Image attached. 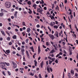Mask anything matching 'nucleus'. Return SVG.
I'll return each instance as SVG.
<instances>
[{
  "mask_svg": "<svg viewBox=\"0 0 78 78\" xmlns=\"http://www.w3.org/2000/svg\"><path fill=\"white\" fill-rule=\"evenodd\" d=\"M34 64H35V66H37V61H36V60H35L34 61Z\"/></svg>",
  "mask_w": 78,
  "mask_h": 78,
  "instance_id": "obj_15",
  "label": "nucleus"
},
{
  "mask_svg": "<svg viewBox=\"0 0 78 78\" xmlns=\"http://www.w3.org/2000/svg\"><path fill=\"white\" fill-rule=\"evenodd\" d=\"M43 65H44V61H42L41 63V68H42V67H43Z\"/></svg>",
  "mask_w": 78,
  "mask_h": 78,
  "instance_id": "obj_7",
  "label": "nucleus"
},
{
  "mask_svg": "<svg viewBox=\"0 0 78 78\" xmlns=\"http://www.w3.org/2000/svg\"><path fill=\"white\" fill-rule=\"evenodd\" d=\"M17 13H18V12H17V11H16L15 12V13L14 14V16L15 17H16V18L17 17Z\"/></svg>",
  "mask_w": 78,
  "mask_h": 78,
  "instance_id": "obj_14",
  "label": "nucleus"
},
{
  "mask_svg": "<svg viewBox=\"0 0 78 78\" xmlns=\"http://www.w3.org/2000/svg\"><path fill=\"white\" fill-rule=\"evenodd\" d=\"M71 73L72 74L74 75V71L73 70H71Z\"/></svg>",
  "mask_w": 78,
  "mask_h": 78,
  "instance_id": "obj_21",
  "label": "nucleus"
},
{
  "mask_svg": "<svg viewBox=\"0 0 78 78\" xmlns=\"http://www.w3.org/2000/svg\"><path fill=\"white\" fill-rule=\"evenodd\" d=\"M29 13V14H32V11L31 10L30 11V12H28Z\"/></svg>",
  "mask_w": 78,
  "mask_h": 78,
  "instance_id": "obj_52",
  "label": "nucleus"
},
{
  "mask_svg": "<svg viewBox=\"0 0 78 78\" xmlns=\"http://www.w3.org/2000/svg\"><path fill=\"white\" fill-rule=\"evenodd\" d=\"M1 12H5H5H7V11H6V10H4V9H2L1 10Z\"/></svg>",
  "mask_w": 78,
  "mask_h": 78,
  "instance_id": "obj_16",
  "label": "nucleus"
},
{
  "mask_svg": "<svg viewBox=\"0 0 78 78\" xmlns=\"http://www.w3.org/2000/svg\"><path fill=\"white\" fill-rule=\"evenodd\" d=\"M50 25L52 27H53V23H52V22H51V23H50Z\"/></svg>",
  "mask_w": 78,
  "mask_h": 78,
  "instance_id": "obj_41",
  "label": "nucleus"
},
{
  "mask_svg": "<svg viewBox=\"0 0 78 78\" xmlns=\"http://www.w3.org/2000/svg\"><path fill=\"white\" fill-rule=\"evenodd\" d=\"M29 38L30 39L31 41H32L33 40V38H32V37H29Z\"/></svg>",
  "mask_w": 78,
  "mask_h": 78,
  "instance_id": "obj_45",
  "label": "nucleus"
},
{
  "mask_svg": "<svg viewBox=\"0 0 78 78\" xmlns=\"http://www.w3.org/2000/svg\"><path fill=\"white\" fill-rule=\"evenodd\" d=\"M2 73L4 75V76H5L6 75V74H5V73L4 72H2Z\"/></svg>",
  "mask_w": 78,
  "mask_h": 78,
  "instance_id": "obj_61",
  "label": "nucleus"
},
{
  "mask_svg": "<svg viewBox=\"0 0 78 78\" xmlns=\"http://www.w3.org/2000/svg\"><path fill=\"white\" fill-rule=\"evenodd\" d=\"M68 76H69V78H71V76L70 73H69L68 74Z\"/></svg>",
  "mask_w": 78,
  "mask_h": 78,
  "instance_id": "obj_20",
  "label": "nucleus"
},
{
  "mask_svg": "<svg viewBox=\"0 0 78 78\" xmlns=\"http://www.w3.org/2000/svg\"><path fill=\"white\" fill-rule=\"evenodd\" d=\"M13 39H17V36L16 35H14L12 37Z\"/></svg>",
  "mask_w": 78,
  "mask_h": 78,
  "instance_id": "obj_13",
  "label": "nucleus"
},
{
  "mask_svg": "<svg viewBox=\"0 0 78 78\" xmlns=\"http://www.w3.org/2000/svg\"><path fill=\"white\" fill-rule=\"evenodd\" d=\"M55 5L52 4V9H53L54 8V7H55Z\"/></svg>",
  "mask_w": 78,
  "mask_h": 78,
  "instance_id": "obj_39",
  "label": "nucleus"
},
{
  "mask_svg": "<svg viewBox=\"0 0 78 78\" xmlns=\"http://www.w3.org/2000/svg\"><path fill=\"white\" fill-rule=\"evenodd\" d=\"M11 18L12 19H13L14 18V16H11Z\"/></svg>",
  "mask_w": 78,
  "mask_h": 78,
  "instance_id": "obj_55",
  "label": "nucleus"
},
{
  "mask_svg": "<svg viewBox=\"0 0 78 78\" xmlns=\"http://www.w3.org/2000/svg\"><path fill=\"white\" fill-rule=\"evenodd\" d=\"M5 6L7 8H9L11 7V3L10 2H6L5 3Z\"/></svg>",
  "mask_w": 78,
  "mask_h": 78,
  "instance_id": "obj_1",
  "label": "nucleus"
},
{
  "mask_svg": "<svg viewBox=\"0 0 78 78\" xmlns=\"http://www.w3.org/2000/svg\"><path fill=\"white\" fill-rule=\"evenodd\" d=\"M55 62L56 63H58V60L56 59L55 61Z\"/></svg>",
  "mask_w": 78,
  "mask_h": 78,
  "instance_id": "obj_53",
  "label": "nucleus"
},
{
  "mask_svg": "<svg viewBox=\"0 0 78 78\" xmlns=\"http://www.w3.org/2000/svg\"><path fill=\"white\" fill-rule=\"evenodd\" d=\"M41 2L40 1V4H44V1L43 0H41Z\"/></svg>",
  "mask_w": 78,
  "mask_h": 78,
  "instance_id": "obj_17",
  "label": "nucleus"
},
{
  "mask_svg": "<svg viewBox=\"0 0 78 78\" xmlns=\"http://www.w3.org/2000/svg\"><path fill=\"white\" fill-rule=\"evenodd\" d=\"M44 34H41V35H40V37H43V36H44Z\"/></svg>",
  "mask_w": 78,
  "mask_h": 78,
  "instance_id": "obj_38",
  "label": "nucleus"
},
{
  "mask_svg": "<svg viewBox=\"0 0 78 78\" xmlns=\"http://www.w3.org/2000/svg\"><path fill=\"white\" fill-rule=\"evenodd\" d=\"M49 17H50L51 19L52 20V19H55V17L53 16H51V15L49 16Z\"/></svg>",
  "mask_w": 78,
  "mask_h": 78,
  "instance_id": "obj_11",
  "label": "nucleus"
},
{
  "mask_svg": "<svg viewBox=\"0 0 78 78\" xmlns=\"http://www.w3.org/2000/svg\"><path fill=\"white\" fill-rule=\"evenodd\" d=\"M53 46L55 48V49H56V46L55 44L53 45Z\"/></svg>",
  "mask_w": 78,
  "mask_h": 78,
  "instance_id": "obj_57",
  "label": "nucleus"
},
{
  "mask_svg": "<svg viewBox=\"0 0 78 78\" xmlns=\"http://www.w3.org/2000/svg\"><path fill=\"white\" fill-rule=\"evenodd\" d=\"M26 53L27 54V57H29L28 56H30V55H29V54L28 53V51H26Z\"/></svg>",
  "mask_w": 78,
  "mask_h": 78,
  "instance_id": "obj_23",
  "label": "nucleus"
},
{
  "mask_svg": "<svg viewBox=\"0 0 78 78\" xmlns=\"http://www.w3.org/2000/svg\"><path fill=\"white\" fill-rule=\"evenodd\" d=\"M34 77L36 78H38V76L36 75H35Z\"/></svg>",
  "mask_w": 78,
  "mask_h": 78,
  "instance_id": "obj_58",
  "label": "nucleus"
},
{
  "mask_svg": "<svg viewBox=\"0 0 78 78\" xmlns=\"http://www.w3.org/2000/svg\"><path fill=\"white\" fill-rule=\"evenodd\" d=\"M75 70H76V71L78 72V69H77V68H75Z\"/></svg>",
  "mask_w": 78,
  "mask_h": 78,
  "instance_id": "obj_64",
  "label": "nucleus"
},
{
  "mask_svg": "<svg viewBox=\"0 0 78 78\" xmlns=\"http://www.w3.org/2000/svg\"><path fill=\"white\" fill-rule=\"evenodd\" d=\"M8 74H9V75H11V73L9 71H8Z\"/></svg>",
  "mask_w": 78,
  "mask_h": 78,
  "instance_id": "obj_46",
  "label": "nucleus"
},
{
  "mask_svg": "<svg viewBox=\"0 0 78 78\" xmlns=\"http://www.w3.org/2000/svg\"><path fill=\"white\" fill-rule=\"evenodd\" d=\"M38 54L40 53V52H41V49H38Z\"/></svg>",
  "mask_w": 78,
  "mask_h": 78,
  "instance_id": "obj_37",
  "label": "nucleus"
},
{
  "mask_svg": "<svg viewBox=\"0 0 78 78\" xmlns=\"http://www.w3.org/2000/svg\"><path fill=\"white\" fill-rule=\"evenodd\" d=\"M20 70H21L23 71V70H24V69L23 68H20Z\"/></svg>",
  "mask_w": 78,
  "mask_h": 78,
  "instance_id": "obj_62",
  "label": "nucleus"
},
{
  "mask_svg": "<svg viewBox=\"0 0 78 78\" xmlns=\"http://www.w3.org/2000/svg\"><path fill=\"white\" fill-rule=\"evenodd\" d=\"M6 52L7 53H10V50H7L6 51Z\"/></svg>",
  "mask_w": 78,
  "mask_h": 78,
  "instance_id": "obj_25",
  "label": "nucleus"
},
{
  "mask_svg": "<svg viewBox=\"0 0 78 78\" xmlns=\"http://www.w3.org/2000/svg\"><path fill=\"white\" fill-rule=\"evenodd\" d=\"M55 58H51V60H52V62H54L55 61Z\"/></svg>",
  "mask_w": 78,
  "mask_h": 78,
  "instance_id": "obj_32",
  "label": "nucleus"
},
{
  "mask_svg": "<svg viewBox=\"0 0 78 78\" xmlns=\"http://www.w3.org/2000/svg\"><path fill=\"white\" fill-rule=\"evenodd\" d=\"M37 12H39L40 13V14H42V12H41V11H38V9H37Z\"/></svg>",
  "mask_w": 78,
  "mask_h": 78,
  "instance_id": "obj_24",
  "label": "nucleus"
},
{
  "mask_svg": "<svg viewBox=\"0 0 78 78\" xmlns=\"http://www.w3.org/2000/svg\"><path fill=\"white\" fill-rule=\"evenodd\" d=\"M62 55V53L60 52L59 53V54H58L57 55L56 57V58H58V57L59 56H60V55Z\"/></svg>",
  "mask_w": 78,
  "mask_h": 78,
  "instance_id": "obj_6",
  "label": "nucleus"
},
{
  "mask_svg": "<svg viewBox=\"0 0 78 78\" xmlns=\"http://www.w3.org/2000/svg\"><path fill=\"white\" fill-rule=\"evenodd\" d=\"M5 64L6 65V66H10V64L9 63H6V62H5Z\"/></svg>",
  "mask_w": 78,
  "mask_h": 78,
  "instance_id": "obj_19",
  "label": "nucleus"
},
{
  "mask_svg": "<svg viewBox=\"0 0 78 78\" xmlns=\"http://www.w3.org/2000/svg\"><path fill=\"white\" fill-rule=\"evenodd\" d=\"M37 28H39V27H40V25H39V24H38L37 25Z\"/></svg>",
  "mask_w": 78,
  "mask_h": 78,
  "instance_id": "obj_47",
  "label": "nucleus"
},
{
  "mask_svg": "<svg viewBox=\"0 0 78 78\" xmlns=\"http://www.w3.org/2000/svg\"><path fill=\"white\" fill-rule=\"evenodd\" d=\"M16 1H17L18 2H19V4H20V5H23V4L20 2H19V1L18 0H16Z\"/></svg>",
  "mask_w": 78,
  "mask_h": 78,
  "instance_id": "obj_35",
  "label": "nucleus"
},
{
  "mask_svg": "<svg viewBox=\"0 0 78 78\" xmlns=\"http://www.w3.org/2000/svg\"><path fill=\"white\" fill-rule=\"evenodd\" d=\"M48 36H49L50 38L52 39V40H53L54 39H55V37L53 35L51 34H49Z\"/></svg>",
  "mask_w": 78,
  "mask_h": 78,
  "instance_id": "obj_3",
  "label": "nucleus"
},
{
  "mask_svg": "<svg viewBox=\"0 0 78 78\" xmlns=\"http://www.w3.org/2000/svg\"><path fill=\"white\" fill-rule=\"evenodd\" d=\"M8 20L9 22H11V19L10 18H9L7 19Z\"/></svg>",
  "mask_w": 78,
  "mask_h": 78,
  "instance_id": "obj_50",
  "label": "nucleus"
},
{
  "mask_svg": "<svg viewBox=\"0 0 78 78\" xmlns=\"http://www.w3.org/2000/svg\"><path fill=\"white\" fill-rule=\"evenodd\" d=\"M50 71L51 72L53 71V69H51V68H50Z\"/></svg>",
  "mask_w": 78,
  "mask_h": 78,
  "instance_id": "obj_56",
  "label": "nucleus"
},
{
  "mask_svg": "<svg viewBox=\"0 0 78 78\" xmlns=\"http://www.w3.org/2000/svg\"><path fill=\"white\" fill-rule=\"evenodd\" d=\"M17 10H18V9H19V7H16L15 8Z\"/></svg>",
  "mask_w": 78,
  "mask_h": 78,
  "instance_id": "obj_60",
  "label": "nucleus"
},
{
  "mask_svg": "<svg viewBox=\"0 0 78 78\" xmlns=\"http://www.w3.org/2000/svg\"><path fill=\"white\" fill-rule=\"evenodd\" d=\"M0 67L2 69H4L5 67V62H1L0 63Z\"/></svg>",
  "mask_w": 78,
  "mask_h": 78,
  "instance_id": "obj_2",
  "label": "nucleus"
},
{
  "mask_svg": "<svg viewBox=\"0 0 78 78\" xmlns=\"http://www.w3.org/2000/svg\"><path fill=\"white\" fill-rule=\"evenodd\" d=\"M54 28L57 29L58 28V27L57 26H54Z\"/></svg>",
  "mask_w": 78,
  "mask_h": 78,
  "instance_id": "obj_33",
  "label": "nucleus"
},
{
  "mask_svg": "<svg viewBox=\"0 0 78 78\" xmlns=\"http://www.w3.org/2000/svg\"><path fill=\"white\" fill-rule=\"evenodd\" d=\"M36 6H37V5L35 4H34L33 5V7H36Z\"/></svg>",
  "mask_w": 78,
  "mask_h": 78,
  "instance_id": "obj_34",
  "label": "nucleus"
},
{
  "mask_svg": "<svg viewBox=\"0 0 78 78\" xmlns=\"http://www.w3.org/2000/svg\"><path fill=\"white\" fill-rule=\"evenodd\" d=\"M7 40L8 41H10V37H8L6 38Z\"/></svg>",
  "mask_w": 78,
  "mask_h": 78,
  "instance_id": "obj_30",
  "label": "nucleus"
},
{
  "mask_svg": "<svg viewBox=\"0 0 78 78\" xmlns=\"http://www.w3.org/2000/svg\"><path fill=\"white\" fill-rule=\"evenodd\" d=\"M55 49H53L52 51H51L50 52V54L51 53H54V52H55Z\"/></svg>",
  "mask_w": 78,
  "mask_h": 78,
  "instance_id": "obj_9",
  "label": "nucleus"
},
{
  "mask_svg": "<svg viewBox=\"0 0 78 78\" xmlns=\"http://www.w3.org/2000/svg\"><path fill=\"white\" fill-rule=\"evenodd\" d=\"M7 29L9 30H11V27H8L7 28Z\"/></svg>",
  "mask_w": 78,
  "mask_h": 78,
  "instance_id": "obj_54",
  "label": "nucleus"
},
{
  "mask_svg": "<svg viewBox=\"0 0 78 78\" xmlns=\"http://www.w3.org/2000/svg\"><path fill=\"white\" fill-rule=\"evenodd\" d=\"M9 45H12V42L11 41L9 43Z\"/></svg>",
  "mask_w": 78,
  "mask_h": 78,
  "instance_id": "obj_42",
  "label": "nucleus"
},
{
  "mask_svg": "<svg viewBox=\"0 0 78 78\" xmlns=\"http://www.w3.org/2000/svg\"><path fill=\"white\" fill-rule=\"evenodd\" d=\"M23 25H24L25 26V23L24 22H23L22 23Z\"/></svg>",
  "mask_w": 78,
  "mask_h": 78,
  "instance_id": "obj_40",
  "label": "nucleus"
},
{
  "mask_svg": "<svg viewBox=\"0 0 78 78\" xmlns=\"http://www.w3.org/2000/svg\"><path fill=\"white\" fill-rule=\"evenodd\" d=\"M55 36H56L57 37H59V36H58V33L56 32V34H54Z\"/></svg>",
  "mask_w": 78,
  "mask_h": 78,
  "instance_id": "obj_8",
  "label": "nucleus"
},
{
  "mask_svg": "<svg viewBox=\"0 0 78 78\" xmlns=\"http://www.w3.org/2000/svg\"><path fill=\"white\" fill-rule=\"evenodd\" d=\"M44 10H47V7H44Z\"/></svg>",
  "mask_w": 78,
  "mask_h": 78,
  "instance_id": "obj_49",
  "label": "nucleus"
},
{
  "mask_svg": "<svg viewBox=\"0 0 78 78\" xmlns=\"http://www.w3.org/2000/svg\"><path fill=\"white\" fill-rule=\"evenodd\" d=\"M38 77L39 78H42V77L41 76V74H40L39 75H38Z\"/></svg>",
  "mask_w": 78,
  "mask_h": 78,
  "instance_id": "obj_27",
  "label": "nucleus"
},
{
  "mask_svg": "<svg viewBox=\"0 0 78 78\" xmlns=\"http://www.w3.org/2000/svg\"><path fill=\"white\" fill-rule=\"evenodd\" d=\"M29 75H31L32 76H33L34 75V73H30L29 74Z\"/></svg>",
  "mask_w": 78,
  "mask_h": 78,
  "instance_id": "obj_36",
  "label": "nucleus"
},
{
  "mask_svg": "<svg viewBox=\"0 0 78 78\" xmlns=\"http://www.w3.org/2000/svg\"><path fill=\"white\" fill-rule=\"evenodd\" d=\"M24 51H25V50L24 49H21V52H22V55H24Z\"/></svg>",
  "mask_w": 78,
  "mask_h": 78,
  "instance_id": "obj_18",
  "label": "nucleus"
},
{
  "mask_svg": "<svg viewBox=\"0 0 78 78\" xmlns=\"http://www.w3.org/2000/svg\"><path fill=\"white\" fill-rule=\"evenodd\" d=\"M30 29L28 28L27 30V32L30 33Z\"/></svg>",
  "mask_w": 78,
  "mask_h": 78,
  "instance_id": "obj_28",
  "label": "nucleus"
},
{
  "mask_svg": "<svg viewBox=\"0 0 78 78\" xmlns=\"http://www.w3.org/2000/svg\"><path fill=\"white\" fill-rule=\"evenodd\" d=\"M63 52L65 54H67V52L64 50H63Z\"/></svg>",
  "mask_w": 78,
  "mask_h": 78,
  "instance_id": "obj_51",
  "label": "nucleus"
},
{
  "mask_svg": "<svg viewBox=\"0 0 78 78\" xmlns=\"http://www.w3.org/2000/svg\"><path fill=\"white\" fill-rule=\"evenodd\" d=\"M14 11V9H11V12H13Z\"/></svg>",
  "mask_w": 78,
  "mask_h": 78,
  "instance_id": "obj_48",
  "label": "nucleus"
},
{
  "mask_svg": "<svg viewBox=\"0 0 78 78\" xmlns=\"http://www.w3.org/2000/svg\"><path fill=\"white\" fill-rule=\"evenodd\" d=\"M25 43L24 41L22 42V45H25Z\"/></svg>",
  "mask_w": 78,
  "mask_h": 78,
  "instance_id": "obj_44",
  "label": "nucleus"
},
{
  "mask_svg": "<svg viewBox=\"0 0 78 78\" xmlns=\"http://www.w3.org/2000/svg\"><path fill=\"white\" fill-rule=\"evenodd\" d=\"M34 20L36 22H38L39 20L37 19H35Z\"/></svg>",
  "mask_w": 78,
  "mask_h": 78,
  "instance_id": "obj_29",
  "label": "nucleus"
},
{
  "mask_svg": "<svg viewBox=\"0 0 78 78\" xmlns=\"http://www.w3.org/2000/svg\"><path fill=\"white\" fill-rule=\"evenodd\" d=\"M12 64H13V69H16L17 68V64L14 62H12Z\"/></svg>",
  "mask_w": 78,
  "mask_h": 78,
  "instance_id": "obj_4",
  "label": "nucleus"
},
{
  "mask_svg": "<svg viewBox=\"0 0 78 78\" xmlns=\"http://www.w3.org/2000/svg\"><path fill=\"white\" fill-rule=\"evenodd\" d=\"M21 47L22 48H25V46L22 45L21 46Z\"/></svg>",
  "mask_w": 78,
  "mask_h": 78,
  "instance_id": "obj_59",
  "label": "nucleus"
},
{
  "mask_svg": "<svg viewBox=\"0 0 78 78\" xmlns=\"http://www.w3.org/2000/svg\"><path fill=\"white\" fill-rule=\"evenodd\" d=\"M36 3H37V4H39V2L38 1H36Z\"/></svg>",
  "mask_w": 78,
  "mask_h": 78,
  "instance_id": "obj_63",
  "label": "nucleus"
},
{
  "mask_svg": "<svg viewBox=\"0 0 78 78\" xmlns=\"http://www.w3.org/2000/svg\"><path fill=\"white\" fill-rule=\"evenodd\" d=\"M46 45H47V46H48V45H49V43L48 42H47L46 43Z\"/></svg>",
  "mask_w": 78,
  "mask_h": 78,
  "instance_id": "obj_43",
  "label": "nucleus"
},
{
  "mask_svg": "<svg viewBox=\"0 0 78 78\" xmlns=\"http://www.w3.org/2000/svg\"><path fill=\"white\" fill-rule=\"evenodd\" d=\"M3 15V12H1L0 13V16L1 17H2Z\"/></svg>",
  "mask_w": 78,
  "mask_h": 78,
  "instance_id": "obj_26",
  "label": "nucleus"
},
{
  "mask_svg": "<svg viewBox=\"0 0 78 78\" xmlns=\"http://www.w3.org/2000/svg\"><path fill=\"white\" fill-rule=\"evenodd\" d=\"M53 62V61H51L50 60H49V64H51V63Z\"/></svg>",
  "mask_w": 78,
  "mask_h": 78,
  "instance_id": "obj_22",
  "label": "nucleus"
},
{
  "mask_svg": "<svg viewBox=\"0 0 78 78\" xmlns=\"http://www.w3.org/2000/svg\"><path fill=\"white\" fill-rule=\"evenodd\" d=\"M69 55H70V56H71V55H72V50L71 49H69Z\"/></svg>",
  "mask_w": 78,
  "mask_h": 78,
  "instance_id": "obj_5",
  "label": "nucleus"
},
{
  "mask_svg": "<svg viewBox=\"0 0 78 78\" xmlns=\"http://www.w3.org/2000/svg\"><path fill=\"white\" fill-rule=\"evenodd\" d=\"M1 31L3 36H6V35H5V32H4V31Z\"/></svg>",
  "mask_w": 78,
  "mask_h": 78,
  "instance_id": "obj_10",
  "label": "nucleus"
},
{
  "mask_svg": "<svg viewBox=\"0 0 78 78\" xmlns=\"http://www.w3.org/2000/svg\"><path fill=\"white\" fill-rule=\"evenodd\" d=\"M47 69V70L48 73H50V69H49V66H48Z\"/></svg>",
  "mask_w": 78,
  "mask_h": 78,
  "instance_id": "obj_12",
  "label": "nucleus"
},
{
  "mask_svg": "<svg viewBox=\"0 0 78 78\" xmlns=\"http://www.w3.org/2000/svg\"><path fill=\"white\" fill-rule=\"evenodd\" d=\"M27 4H28V5H31V2L28 1L27 2Z\"/></svg>",
  "mask_w": 78,
  "mask_h": 78,
  "instance_id": "obj_31",
  "label": "nucleus"
}]
</instances>
